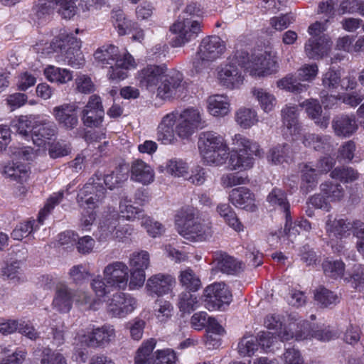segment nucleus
Masks as SVG:
<instances>
[{
  "mask_svg": "<svg viewBox=\"0 0 364 364\" xmlns=\"http://www.w3.org/2000/svg\"><path fill=\"white\" fill-rule=\"evenodd\" d=\"M267 201L274 207H278L285 213V218H290L289 203L285 193L279 188H274L267 196Z\"/></svg>",
  "mask_w": 364,
  "mask_h": 364,
  "instance_id": "44",
  "label": "nucleus"
},
{
  "mask_svg": "<svg viewBox=\"0 0 364 364\" xmlns=\"http://www.w3.org/2000/svg\"><path fill=\"white\" fill-rule=\"evenodd\" d=\"M330 176L341 182L350 183L358 178L359 173L351 167H337L331 172Z\"/></svg>",
  "mask_w": 364,
  "mask_h": 364,
  "instance_id": "52",
  "label": "nucleus"
},
{
  "mask_svg": "<svg viewBox=\"0 0 364 364\" xmlns=\"http://www.w3.org/2000/svg\"><path fill=\"white\" fill-rule=\"evenodd\" d=\"M34 126L31 117L28 116H21L11 122L12 129L23 136H28Z\"/></svg>",
  "mask_w": 364,
  "mask_h": 364,
  "instance_id": "56",
  "label": "nucleus"
},
{
  "mask_svg": "<svg viewBox=\"0 0 364 364\" xmlns=\"http://www.w3.org/2000/svg\"><path fill=\"white\" fill-rule=\"evenodd\" d=\"M216 268L227 274H236L242 271L243 264L225 252L216 251L213 253Z\"/></svg>",
  "mask_w": 364,
  "mask_h": 364,
  "instance_id": "25",
  "label": "nucleus"
},
{
  "mask_svg": "<svg viewBox=\"0 0 364 364\" xmlns=\"http://www.w3.org/2000/svg\"><path fill=\"white\" fill-rule=\"evenodd\" d=\"M267 159L269 163L274 165L289 163L291 161L289 146L286 143L277 144L269 150Z\"/></svg>",
  "mask_w": 364,
  "mask_h": 364,
  "instance_id": "36",
  "label": "nucleus"
},
{
  "mask_svg": "<svg viewBox=\"0 0 364 364\" xmlns=\"http://www.w3.org/2000/svg\"><path fill=\"white\" fill-rule=\"evenodd\" d=\"M94 57L102 66H109L107 77L112 82H119L127 77L128 70L136 67L134 58L129 53L120 54L113 45L103 46L98 48Z\"/></svg>",
  "mask_w": 364,
  "mask_h": 364,
  "instance_id": "1",
  "label": "nucleus"
},
{
  "mask_svg": "<svg viewBox=\"0 0 364 364\" xmlns=\"http://www.w3.org/2000/svg\"><path fill=\"white\" fill-rule=\"evenodd\" d=\"M205 301L210 310H223L232 299L229 287L224 282H215L204 290Z\"/></svg>",
  "mask_w": 364,
  "mask_h": 364,
  "instance_id": "12",
  "label": "nucleus"
},
{
  "mask_svg": "<svg viewBox=\"0 0 364 364\" xmlns=\"http://www.w3.org/2000/svg\"><path fill=\"white\" fill-rule=\"evenodd\" d=\"M68 275L74 284L81 285L89 279L90 273L85 265L80 264L73 266L69 269Z\"/></svg>",
  "mask_w": 364,
  "mask_h": 364,
  "instance_id": "54",
  "label": "nucleus"
},
{
  "mask_svg": "<svg viewBox=\"0 0 364 364\" xmlns=\"http://www.w3.org/2000/svg\"><path fill=\"white\" fill-rule=\"evenodd\" d=\"M156 344V341L154 338H150L144 341L136 352L134 364L154 363L152 351L154 349Z\"/></svg>",
  "mask_w": 364,
  "mask_h": 364,
  "instance_id": "39",
  "label": "nucleus"
},
{
  "mask_svg": "<svg viewBox=\"0 0 364 364\" xmlns=\"http://www.w3.org/2000/svg\"><path fill=\"white\" fill-rule=\"evenodd\" d=\"M305 147L317 151H329L331 147V137L328 135H320L314 133L304 132L299 136V139Z\"/></svg>",
  "mask_w": 364,
  "mask_h": 364,
  "instance_id": "28",
  "label": "nucleus"
},
{
  "mask_svg": "<svg viewBox=\"0 0 364 364\" xmlns=\"http://www.w3.org/2000/svg\"><path fill=\"white\" fill-rule=\"evenodd\" d=\"M127 178V173L124 172L122 168H117L111 173L105 175L103 181L105 185L112 190L125 181Z\"/></svg>",
  "mask_w": 364,
  "mask_h": 364,
  "instance_id": "57",
  "label": "nucleus"
},
{
  "mask_svg": "<svg viewBox=\"0 0 364 364\" xmlns=\"http://www.w3.org/2000/svg\"><path fill=\"white\" fill-rule=\"evenodd\" d=\"M75 296V291L67 285H58L52 302L53 308L60 313L70 311Z\"/></svg>",
  "mask_w": 364,
  "mask_h": 364,
  "instance_id": "23",
  "label": "nucleus"
},
{
  "mask_svg": "<svg viewBox=\"0 0 364 364\" xmlns=\"http://www.w3.org/2000/svg\"><path fill=\"white\" fill-rule=\"evenodd\" d=\"M107 312L114 317L124 318L136 308L137 302L131 295L117 292L107 301Z\"/></svg>",
  "mask_w": 364,
  "mask_h": 364,
  "instance_id": "14",
  "label": "nucleus"
},
{
  "mask_svg": "<svg viewBox=\"0 0 364 364\" xmlns=\"http://www.w3.org/2000/svg\"><path fill=\"white\" fill-rule=\"evenodd\" d=\"M217 213L224 218L227 224L235 230L240 232L242 230L243 226L239 221L235 213L227 203L218 204L216 208Z\"/></svg>",
  "mask_w": 364,
  "mask_h": 364,
  "instance_id": "45",
  "label": "nucleus"
},
{
  "mask_svg": "<svg viewBox=\"0 0 364 364\" xmlns=\"http://www.w3.org/2000/svg\"><path fill=\"white\" fill-rule=\"evenodd\" d=\"M232 144L238 149L231 153L228 166L231 170L245 171L253 167L255 159L253 155L262 157V149L259 144L246 136L237 134L232 138Z\"/></svg>",
  "mask_w": 364,
  "mask_h": 364,
  "instance_id": "4",
  "label": "nucleus"
},
{
  "mask_svg": "<svg viewBox=\"0 0 364 364\" xmlns=\"http://www.w3.org/2000/svg\"><path fill=\"white\" fill-rule=\"evenodd\" d=\"M258 339L255 336H244L238 343V353L242 356H252L258 350Z\"/></svg>",
  "mask_w": 364,
  "mask_h": 364,
  "instance_id": "51",
  "label": "nucleus"
},
{
  "mask_svg": "<svg viewBox=\"0 0 364 364\" xmlns=\"http://www.w3.org/2000/svg\"><path fill=\"white\" fill-rule=\"evenodd\" d=\"M80 47V41L73 34L61 33L53 39L50 43V50L47 53L59 52L64 55L63 60L68 65L80 68L85 63Z\"/></svg>",
  "mask_w": 364,
  "mask_h": 364,
  "instance_id": "7",
  "label": "nucleus"
},
{
  "mask_svg": "<svg viewBox=\"0 0 364 364\" xmlns=\"http://www.w3.org/2000/svg\"><path fill=\"white\" fill-rule=\"evenodd\" d=\"M178 307L184 314H191L198 307V300L191 291H184L178 295Z\"/></svg>",
  "mask_w": 364,
  "mask_h": 364,
  "instance_id": "48",
  "label": "nucleus"
},
{
  "mask_svg": "<svg viewBox=\"0 0 364 364\" xmlns=\"http://www.w3.org/2000/svg\"><path fill=\"white\" fill-rule=\"evenodd\" d=\"M264 325L268 329L275 330L282 341L295 338L296 341L305 340L309 336V332L300 333V328H309V322L304 320L290 317L289 321L282 327V322L279 315H268L265 318Z\"/></svg>",
  "mask_w": 364,
  "mask_h": 364,
  "instance_id": "8",
  "label": "nucleus"
},
{
  "mask_svg": "<svg viewBox=\"0 0 364 364\" xmlns=\"http://www.w3.org/2000/svg\"><path fill=\"white\" fill-rule=\"evenodd\" d=\"M77 109L73 103H65L53 107L52 114L60 126L73 129L78 124Z\"/></svg>",
  "mask_w": 364,
  "mask_h": 364,
  "instance_id": "18",
  "label": "nucleus"
},
{
  "mask_svg": "<svg viewBox=\"0 0 364 364\" xmlns=\"http://www.w3.org/2000/svg\"><path fill=\"white\" fill-rule=\"evenodd\" d=\"M277 86L281 90H286L295 94H300L306 92L309 85L301 83L297 76L293 74H288L277 82Z\"/></svg>",
  "mask_w": 364,
  "mask_h": 364,
  "instance_id": "38",
  "label": "nucleus"
},
{
  "mask_svg": "<svg viewBox=\"0 0 364 364\" xmlns=\"http://www.w3.org/2000/svg\"><path fill=\"white\" fill-rule=\"evenodd\" d=\"M228 146L222 136L213 131L201 132L199 135L198 146L200 155Z\"/></svg>",
  "mask_w": 364,
  "mask_h": 364,
  "instance_id": "30",
  "label": "nucleus"
},
{
  "mask_svg": "<svg viewBox=\"0 0 364 364\" xmlns=\"http://www.w3.org/2000/svg\"><path fill=\"white\" fill-rule=\"evenodd\" d=\"M178 113L173 112L166 114L161 119L157 129V139L164 144H171L176 141L173 127L176 124Z\"/></svg>",
  "mask_w": 364,
  "mask_h": 364,
  "instance_id": "22",
  "label": "nucleus"
},
{
  "mask_svg": "<svg viewBox=\"0 0 364 364\" xmlns=\"http://www.w3.org/2000/svg\"><path fill=\"white\" fill-rule=\"evenodd\" d=\"M141 225L152 237L161 235L164 231V226L160 223L153 220L149 217H144L141 219Z\"/></svg>",
  "mask_w": 364,
  "mask_h": 364,
  "instance_id": "64",
  "label": "nucleus"
},
{
  "mask_svg": "<svg viewBox=\"0 0 364 364\" xmlns=\"http://www.w3.org/2000/svg\"><path fill=\"white\" fill-rule=\"evenodd\" d=\"M226 49L223 41L218 36H210L202 40L198 51L213 61L220 58Z\"/></svg>",
  "mask_w": 364,
  "mask_h": 364,
  "instance_id": "26",
  "label": "nucleus"
},
{
  "mask_svg": "<svg viewBox=\"0 0 364 364\" xmlns=\"http://www.w3.org/2000/svg\"><path fill=\"white\" fill-rule=\"evenodd\" d=\"M331 43L324 36L319 38L311 37L304 46L305 53L311 59L318 60L326 55Z\"/></svg>",
  "mask_w": 364,
  "mask_h": 364,
  "instance_id": "29",
  "label": "nucleus"
},
{
  "mask_svg": "<svg viewBox=\"0 0 364 364\" xmlns=\"http://www.w3.org/2000/svg\"><path fill=\"white\" fill-rule=\"evenodd\" d=\"M131 179L143 185H149L154 181V171L141 159H135L131 165Z\"/></svg>",
  "mask_w": 364,
  "mask_h": 364,
  "instance_id": "27",
  "label": "nucleus"
},
{
  "mask_svg": "<svg viewBox=\"0 0 364 364\" xmlns=\"http://www.w3.org/2000/svg\"><path fill=\"white\" fill-rule=\"evenodd\" d=\"M77 0H49L58 14L65 19H70L75 14L77 7L75 2Z\"/></svg>",
  "mask_w": 364,
  "mask_h": 364,
  "instance_id": "47",
  "label": "nucleus"
},
{
  "mask_svg": "<svg viewBox=\"0 0 364 364\" xmlns=\"http://www.w3.org/2000/svg\"><path fill=\"white\" fill-rule=\"evenodd\" d=\"M178 117L195 128H197L202 121L200 110L193 107L184 109L181 113L178 114Z\"/></svg>",
  "mask_w": 364,
  "mask_h": 364,
  "instance_id": "61",
  "label": "nucleus"
},
{
  "mask_svg": "<svg viewBox=\"0 0 364 364\" xmlns=\"http://www.w3.org/2000/svg\"><path fill=\"white\" fill-rule=\"evenodd\" d=\"M129 266L132 269L144 271L150 265V257L144 250L134 252L129 257Z\"/></svg>",
  "mask_w": 364,
  "mask_h": 364,
  "instance_id": "49",
  "label": "nucleus"
},
{
  "mask_svg": "<svg viewBox=\"0 0 364 364\" xmlns=\"http://www.w3.org/2000/svg\"><path fill=\"white\" fill-rule=\"evenodd\" d=\"M102 173L97 171L80 189L76 200L81 208L95 209L102 203L106 193L102 183Z\"/></svg>",
  "mask_w": 364,
  "mask_h": 364,
  "instance_id": "9",
  "label": "nucleus"
},
{
  "mask_svg": "<svg viewBox=\"0 0 364 364\" xmlns=\"http://www.w3.org/2000/svg\"><path fill=\"white\" fill-rule=\"evenodd\" d=\"M166 71L164 65H148L139 71L137 79L141 87L154 91Z\"/></svg>",
  "mask_w": 364,
  "mask_h": 364,
  "instance_id": "17",
  "label": "nucleus"
},
{
  "mask_svg": "<svg viewBox=\"0 0 364 364\" xmlns=\"http://www.w3.org/2000/svg\"><path fill=\"white\" fill-rule=\"evenodd\" d=\"M119 212L114 208H108L104 212L95 233L97 239L101 242L112 240L122 242L130 236L133 228L129 225L119 226Z\"/></svg>",
  "mask_w": 364,
  "mask_h": 364,
  "instance_id": "6",
  "label": "nucleus"
},
{
  "mask_svg": "<svg viewBox=\"0 0 364 364\" xmlns=\"http://www.w3.org/2000/svg\"><path fill=\"white\" fill-rule=\"evenodd\" d=\"M183 81V75L180 71L171 70L166 72L157 87L156 97L164 100L180 97L184 88Z\"/></svg>",
  "mask_w": 364,
  "mask_h": 364,
  "instance_id": "13",
  "label": "nucleus"
},
{
  "mask_svg": "<svg viewBox=\"0 0 364 364\" xmlns=\"http://www.w3.org/2000/svg\"><path fill=\"white\" fill-rule=\"evenodd\" d=\"M341 80L338 72L329 70L323 76L322 85L326 91L333 92L340 86Z\"/></svg>",
  "mask_w": 364,
  "mask_h": 364,
  "instance_id": "58",
  "label": "nucleus"
},
{
  "mask_svg": "<svg viewBox=\"0 0 364 364\" xmlns=\"http://www.w3.org/2000/svg\"><path fill=\"white\" fill-rule=\"evenodd\" d=\"M316 301L323 307H328L338 302V296L333 291L320 287L314 294Z\"/></svg>",
  "mask_w": 364,
  "mask_h": 364,
  "instance_id": "53",
  "label": "nucleus"
},
{
  "mask_svg": "<svg viewBox=\"0 0 364 364\" xmlns=\"http://www.w3.org/2000/svg\"><path fill=\"white\" fill-rule=\"evenodd\" d=\"M318 72V69L316 64H307L297 70L296 76L301 82H311L315 79Z\"/></svg>",
  "mask_w": 364,
  "mask_h": 364,
  "instance_id": "63",
  "label": "nucleus"
},
{
  "mask_svg": "<svg viewBox=\"0 0 364 364\" xmlns=\"http://www.w3.org/2000/svg\"><path fill=\"white\" fill-rule=\"evenodd\" d=\"M331 127L335 135L347 138L357 132L358 124L355 115L341 114L333 117Z\"/></svg>",
  "mask_w": 364,
  "mask_h": 364,
  "instance_id": "21",
  "label": "nucleus"
},
{
  "mask_svg": "<svg viewBox=\"0 0 364 364\" xmlns=\"http://www.w3.org/2000/svg\"><path fill=\"white\" fill-rule=\"evenodd\" d=\"M301 179L303 182L308 184L306 191H309L314 187L317 183L318 171L314 168L311 164H304L301 168Z\"/></svg>",
  "mask_w": 364,
  "mask_h": 364,
  "instance_id": "60",
  "label": "nucleus"
},
{
  "mask_svg": "<svg viewBox=\"0 0 364 364\" xmlns=\"http://www.w3.org/2000/svg\"><path fill=\"white\" fill-rule=\"evenodd\" d=\"M278 57L275 53L264 51L251 55L246 71L254 77H264L277 73L279 70Z\"/></svg>",
  "mask_w": 364,
  "mask_h": 364,
  "instance_id": "10",
  "label": "nucleus"
},
{
  "mask_svg": "<svg viewBox=\"0 0 364 364\" xmlns=\"http://www.w3.org/2000/svg\"><path fill=\"white\" fill-rule=\"evenodd\" d=\"M41 364H67V361L63 354L46 348L42 351Z\"/></svg>",
  "mask_w": 364,
  "mask_h": 364,
  "instance_id": "59",
  "label": "nucleus"
},
{
  "mask_svg": "<svg viewBox=\"0 0 364 364\" xmlns=\"http://www.w3.org/2000/svg\"><path fill=\"white\" fill-rule=\"evenodd\" d=\"M251 93L264 112L268 114L274 111L277 100L273 93L267 89L259 87H253Z\"/></svg>",
  "mask_w": 364,
  "mask_h": 364,
  "instance_id": "35",
  "label": "nucleus"
},
{
  "mask_svg": "<svg viewBox=\"0 0 364 364\" xmlns=\"http://www.w3.org/2000/svg\"><path fill=\"white\" fill-rule=\"evenodd\" d=\"M284 126L287 129L293 140H297L304 129L299 122L298 107L294 105H286L281 110Z\"/></svg>",
  "mask_w": 364,
  "mask_h": 364,
  "instance_id": "20",
  "label": "nucleus"
},
{
  "mask_svg": "<svg viewBox=\"0 0 364 364\" xmlns=\"http://www.w3.org/2000/svg\"><path fill=\"white\" fill-rule=\"evenodd\" d=\"M176 280L170 274L159 273L151 276L146 284V289L151 296H161L172 291Z\"/></svg>",
  "mask_w": 364,
  "mask_h": 364,
  "instance_id": "16",
  "label": "nucleus"
},
{
  "mask_svg": "<svg viewBox=\"0 0 364 364\" xmlns=\"http://www.w3.org/2000/svg\"><path fill=\"white\" fill-rule=\"evenodd\" d=\"M229 156V148L228 146L208 152L201 155L205 164L208 166H219L224 164Z\"/></svg>",
  "mask_w": 364,
  "mask_h": 364,
  "instance_id": "46",
  "label": "nucleus"
},
{
  "mask_svg": "<svg viewBox=\"0 0 364 364\" xmlns=\"http://www.w3.org/2000/svg\"><path fill=\"white\" fill-rule=\"evenodd\" d=\"M160 171L165 170L167 173L175 177H186L188 176V166L181 159L173 158L168 160L165 165L159 167Z\"/></svg>",
  "mask_w": 364,
  "mask_h": 364,
  "instance_id": "40",
  "label": "nucleus"
},
{
  "mask_svg": "<svg viewBox=\"0 0 364 364\" xmlns=\"http://www.w3.org/2000/svg\"><path fill=\"white\" fill-rule=\"evenodd\" d=\"M331 245L335 247V243L350 234V224L343 219H338L331 215L327 216L325 226Z\"/></svg>",
  "mask_w": 364,
  "mask_h": 364,
  "instance_id": "19",
  "label": "nucleus"
},
{
  "mask_svg": "<svg viewBox=\"0 0 364 364\" xmlns=\"http://www.w3.org/2000/svg\"><path fill=\"white\" fill-rule=\"evenodd\" d=\"M208 112L213 116L223 117L230 111V100L224 95H213L207 100Z\"/></svg>",
  "mask_w": 364,
  "mask_h": 364,
  "instance_id": "34",
  "label": "nucleus"
},
{
  "mask_svg": "<svg viewBox=\"0 0 364 364\" xmlns=\"http://www.w3.org/2000/svg\"><path fill=\"white\" fill-rule=\"evenodd\" d=\"M57 132L56 124L51 121H43L36 124L32 129V140L38 146H43Z\"/></svg>",
  "mask_w": 364,
  "mask_h": 364,
  "instance_id": "31",
  "label": "nucleus"
},
{
  "mask_svg": "<svg viewBox=\"0 0 364 364\" xmlns=\"http://www.w3.org/2000/svg\"><path fill=\"white\" fill-rule=\"evenodd\" d=\"M235 119L242 128L249 129L257 124L258 117L255 109L241 107L235 112Z\"/></svg>",
  "mask_w": 364,
  "mask_h": 364,
  "instance_id": "42",
  "label": "nucleus"
},
{
  "mask_svg": "<svg viewBox=\"0 0 364 364\" xmlns=\"http://www.w3.org/2000/svg\"><path fill=\"white\" fill-rule=\"evenodd\" d=\"M324 274L329 277L341 278L345 272V264L342 260H325L323 264Z\"/></svg>",
  "mask_w": 364,
  "mask_h": 364,
  "instance_id": "50",
  "label": "nucleus"
},
{
  "mask_svg": "<svg viewBox=\"0 0 364 364\" xmlns=\"http://www.w3.org/2000/svg\"><path fill=\"white\" fill-rule=\"evenodd\" d=\"M176 221L178 233L191 242L206 241L213 235L210 222L196 218L192 208H182Z\"/></svg>",
  "mask_w": 364,
  "mask_h": 364,
  "instance_id": "3",
  "label": "nucleus"
},
{
  "mask_svg": "<svg viewBox=\"0 0 364 364\" xmlns=\"http://www.w3.org/2000/svg\"><path fill=\"white\" fill-rule=\"evenodd\" d=\"M29 167L27 164L14 159L2 166V174L13 181L22 183L28 176Z\"/></svg>",
  "mask_w": 364,
  "mask_h": 364,
  "instance_id": "33",
  "label": "nucleus"
},
{
  "mask_svg": "<svg viewBox=\"0 0 364 364\" xmlns=\"http://www.w3.org/2000/svg\"><path fill=\"white\" fill-rule=\"evenodd\" d=\"M218 80L223 87L234 90L238 89L243 84L245 77L240 66L228 63L219 69Z\"/></svg>",
  "mask_w": 364,
  "mask_h": 364,
  "instance_id": "15",
  "label": "nucleus"
},
{
  "mask_svg": "<svg viewBox=\"0 0 364 364\" xmlns=\"http://www.w3.org/2000/svg\"><path fill=\"white\" fill-rule=\"evenodd\" d=\"M300 107H305L308 116L314 121L321 129H326L329 124L328 115L322 116V108L317 100L309 99L300 104Z\"/></svg>",
  "mask_w": 364,
  "mask_h": 364,
  "instance_id": "32",
  "label": "nucleus"
},
{
  "mask_svg": "<svg viewBox=\"0 0 364 364\" xmlns=\"http://www.w3.org/2000/svg\"><path fill=\"white\" fill-rule=\"evenodd\" d=\"M173 307L168 301L159 300L156 304L155 315L161 321H166L172 315Z\"/></svg>",
  "mask_w": 364,
  "mask_h": 364,
  "instance_id": "62",
  "label": "nucleus"
},
{
  "mask_svg": "<svg viewBox=\"0 0 364 364\" xmlns=\"http://www.w3.org/2000/svg\"><path fill=\"white\" fill-rule=\"evenodd\" d=\"M115 330L113 326L105 324L93 328L87 334L84 331L77 333L75 341L82 346L100 348L105 347L115 338Z\"/></svg>",
  "mask_w": 364,
  "mask_h": 364,
  "instance_id": "11",
  "label": "nucleus"
},
{
  "mask_svg": "<svg viewBox=\"0 0 364 364\" xmlns=\"http://www.w3.org/2000/svg\"><path fill=\"white\" fill-rule=\"evenodd\" d=\"M180 284L188 291H196L201 287V281L199 277L191 268L181 270L178 275Z\"/></svg>",
  "mask_w": 364,
  "mask_h": 364,
  "instance_id": "41",
  "label": "nucleus"
},
{
  "mask_svg": "<svg viewBox=\"0 0 364 364\" xmlns=\"http://www.w3.org/2000/svg\"><path fill=\"white\" fill-rule=\"evenodd\" d=\"M100 276L93 279L91 286L97 296H105L113 290H125L129 282V267L123 262L114 261L106 265Z\"/></svg>",
  "mask_w": 364,
  "mask_h": 364,
  "instance_id": "2",
  "label": "nucleus"
},
{
  "mask_svg": "<svg viewBox=\"0 0 364 364\" xmlns=\"http://www.w3.org/2000/svg\"><path fill=\"white\" fill-rule=\"evenodd\" d=\"M229 198L231 203L236 207L250 212L256 210L255 195L247 188L240 187L232 190Z\"/></svg>",
  "mask_w": 364,
  "mask_h": 364,
  "instance_id": "24",
  "label": "nucleus"
},
{
  "mask_svg": "<svg viewBox=\"0 0 364 364\" xmlns=\"http://www.w3.org/2000/svg\"><path fill=\"white\" fill-rule=\"evenodd\" d=\"M199 12L196 4H191L186 7L183 15L170 28V31L176 35L172 39V46L181 47L198 36L200 25L194 18L198 16Z\"/></svg>",
  "mask_w": 364,
  "mask_h": 364,
  "instance_id": "5",
  "label": "nucleus"
},
{
  "mask_svg": "<svg viewBox=\"0 0 364 364\" xmlns=\"http://www.w3.org/2000/svg\"><path fill=\"white\" fill-rule=\"evenodd\" d=\"M43 73L48 81L58 84H65L73 78L72 71L54 65L47 66L44 69Z\"/></svg>",
  "mask_w": 364,
  "mask_h": 364,
  "instance_id": "37",
  "label": "nucleus"
},
{
  "mask_svg": "<svg viewBox=\"0 0 364 364\" xmlns=\"http://www.w3.org/2000/svg\"><path fill=\"white\" fill-rule=\"evenodd\" d=\"M320 188L329 202H339L343 199L346 194L343 186L338 183L326 181L321 183Z\"/></svg>",
  "mask_w": 364,
  "mask_h": 364,
  "instance_id": "43",
  "label": "nucleus"
},
{
  "mask_svg": "<svg viewBox=\"0 0 364 364\" xmlns=\"http://www.w3.org/2000/svg\"><path fill=\"white\" fill-rule=\"evenodd\" d=\"M105 111H89L82 109V121L85 126L87 127H97L102 123Z\"/></svg>",
  "mask_w": 364,
  "mask_h": 364,
  "instance_id": "55",
  "label": "nucleus"
}]
</instances>
